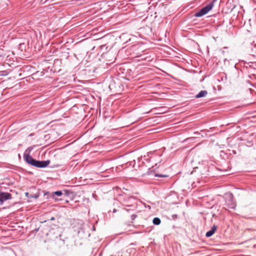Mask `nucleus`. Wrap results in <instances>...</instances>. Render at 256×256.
<instances>
[{
	"instance_id": "20e7f679",
	"label": "nucleus",
	"mask_w": 256,
	"mask_h": 256,
	"mask_svg": "<svg viewBox=\"0 0 256 256\" xmlns=\"http://www.w3.org/2000/svg\"><path fill=\"white\" fill-rule=\"evenodd\" d=\"M10 194L6 192H0V205H2L4 202L12 199Z\"/></svg>"
},
{
	"instance_id": "0eeeda50",
	"label": "nucleus",
	"mask_w": 256,
	"mask_h": 256,
	"mask_svg": "<svg viewBox=\"0 0 256 256\" xmlns=\"http://www.w3.org/2000/svg\"><path fill=\"white\" fill-rule=\"evenodd\" d=\"M160 222H161L160 220L158 218H155L153 220V223L154 224L158 225L160 224Z\"/></svg>"
},
{
	"instance_id": "423d86ee",
	"label": "nucleus",
	"mask_w": 256,
	"mask_h": 256,
	"mask_svg": "<svg viewBox=\"0 0 256 256\" xmlns=\"http://www.w3.org/2000/svg\"><path fill=\"white\" fill-rule=\"evenodd\" d=\"M208 94L206 90H202L196 96V98H200L204 97Z\"/></svg>"
},
{
	"instance_id": "1a4fd4ad",
	"label": "nucleus",
	"mask_w": 256,
	"mask_h": 256,
	"mask_svg": "<svg viewBox=\"0 0 256 256\" xmlns=\"http://www.w3.org/2000/svg\"><path fill=\"white\" fill-rule=\"evenodd\" d=\"M216 229H217V226H216L214 225L212 228V229L210 230L212 231L214 233L216 231Z\"/></svg>"
},
{
	"instance_id": "ddd939ff",
	"label": "nucleus",
	"mask_w": 256,
	"mask_h": 256,
	"mask_svg": "<svg viewBox=\"0 0 256 256\" xmlns=\"http://www.w3.org/2000/svg\"><path fill=\"white\" fill-rule=\"evenodd\" d=\"M116 212V210H115V209H114V212Z\"/></svg>"
},
{
	"instance_id": "39448f33",
	"label": "nucleus",
	"mask_w": 256,
	"mask_h": 256,
	"mask_svg": "<svg viewBox=\"0 0 256 256\" xmlns=\"http://www.w3.org/2000/svg\"><path fill=\"white\" fill-rule=\"evenodd\" d=\"M25 195L28 198H37L40 196L39 193L32 194V193H30L28 192H25Z\"/></svg>"
},
{
	"instance_id": "9d476101",
	"label": "nucleus",
	"mask_w": 256,
	"mask_h": 256,
	"mask_svg": "<svg viewBox=\"0 0 256 256\" xmlns=\"http://www.w3.org/2000/svg\"><path fill=\"white\" fill-rule=\"evenodd\" d=\"M155 176H158V177H167L168 176H166V175L158 174H156Z\"/></svg>"
},
{
	"instance_id": "6e6552de",
	"label": "nucleus",
	"mask_w": 256,
	"mask_h": 256,
	"mask_svg": "<svg viewBox=\"0 0 256 256\" xmlns=\"http://www.w3.org/2000/svg\"><path fill=\"white\" fill-rule=\"evenodd\" d=\"M214 233L211 231L210 230L208 231V232H206V236H207V237H210Z\"/></svg>"
},
{
	"instance_id": "f03ea898",
	"label": "nucleus",
	"mask_w": 256,
	"mask_h": 256,
	"mask_svg": "<svg viewBox=\"0 0 256 256\" xmlns=\"http://www.w3.org/2000/svg\"><path fill=\"white\" fill-rule=\"evenodd\" d=\"M24 158L25 160L32 166H35L38 168H45L48 166L50 162V160L38 161L34 160L30 154H24Z\"/></svg>"
},
{
	"instance_id": "7ed1b4c3",
	"label": "nucleus",
	"mask_w": 256,
	"mask_h": 256,
	"mask_svg": "<svg viewBox=\"0 0 256 256\" xmlns=\"http://www.w3.org/2000/svg\"><path fill=\"white\" fill-rule=\"evenodd\" d=\"M215 0H213V2L209 3L206 6L202 8L198 12H196L194 14L196 17H200L204 14H206L209 11H210L214 6V2Z\"/></svg>"
},
{
	"instance_id": "f8f14e48",
	"label": "nucleus",
	"mask_w": 256,
	"mask_h": 256,
	"mask_svg": "<svg viewBox=\"0 0 256 256\" xmlns=\"http://www.w3.org/2000/svg\"><path fill=\"white\" fill-rule=\"evenodd\" d=\"M228 196L230 198H231V196H232V194H229L228 195Z\"/></svg>"
},
{
	"instance_id": "f257e3e1",
	"label": "nucleus",
	"mask_w": 256,
	"mask_h": 256,
	"mask_svg": "<svg viewBox=\"0 0 256 256\" xmlns=\"http://www.w3.org/2000/svg\"><path fill=\"white\" fill-rule=\"evenodd\" d=\"M72 192L67 190H63L56 191L50 194V197L52 198L56 202L62 201L64 200L66 202H68L66 198L71 194Z\"/></svg>"
},
{
	"instance_id": "4468645a",
	"label": "nucleus",
	"mask_w": 256,
	"mask_h": 256,
	"mask_svg": "<svg viewBox=\"0 0 256 256\" xmlns=\"http://www.w3.org/2000/svg\"><path fill=\"white\" fill-rule=\"evenodd\" d=\"M0 57H1V56H0Z\"/></svg>"
},
{
	"instance_id": "9b49d317",
	"label": "nucleus",
	"mask_w": 256,
	"mask_h": 256,
	"mask_svg": "<svg viewBox=\"0 0 256 256\" xmlns=\"http://www.w3.org/2000/svg\"><path fill=\"white\" fill-rule=\"evenodd\" d=\"M54 220V218H53V217H52V218H50V220Z\"/></svg>"
}]
</instances>
